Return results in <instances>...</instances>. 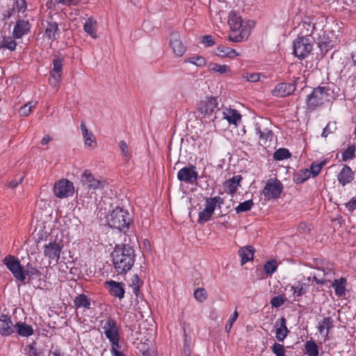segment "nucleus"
<instances>
[{
    "label": "nucleus",
    "instance_id": "obj_1",
    "mask_svg": "<svg viewBox=\"0 0 356 356\" xmlns=\"http://www.w3.org/2000/svg\"><path fill=\"white\" fill-rule=\"evenodd\" d=\"M133 246L128 244L116 245L111 253L113 264L118 274H125L133 267L136 260Z\"/></svg>",
    "mask_w": 356,
    "mask_h": 356
},
{
    "label": "nucleus",
    "instance_id": "obj_2",
    "mask_svg": "<svg viewBox=\"0 0 356 356\" xmlns=\"http://www.w3.org/2000/svg\"><path fill=\"white\" fill-rule=\"evenodd\" d=\"M98 318L99 326L111 346L119 347L121 337L120 324L108 314H101Z\"/></svg>",
    "mask_w": 356,
    "mask_h": 356
},
{
    "label": "nucleus",
    "instance_id": "obj_3",
    "mask_svg": "<svg viewBox=\"0 0 356 356\" xmlns=\"http://www.w3.org/2000/svg\"><path fill=\"white\" fill-rule=\"evenodd\" d=\"M80 184L82 189L86 191L90 198L104 191L107 184L105 180L95 177L88 170H84L81 174Z\"/></svg>",
    "mask_w": 356,
    "mask_h": 356
},
{
    "label": "nucleus",
    "instance_id": "obj_4",
    "mask_svg": "<svg viewBox=\"0 0 356 356\" xmlns=\"http://www.w3.org/2000/svg\"><path fill=\"white\" fill-rule=\"evenodd\" d=\"M330 88L328 86H318L312 92L307 96L306 104L309 110H314L325 102H330L332 97Z\"/></svg>",
    "mask_w": 356,
    "mask_h": 356
},
{
    "label": "nucleus",
    "instance_id": "obj_5",
    "mask_svg": "<svg viewBox=\"0 0 356 356\" xmlns=\"http://www.w3.org/2000/svg\"><path fill=\"white\" fill-rule=\"evenodd\" d=\"M241 17L235 11H231L228 15V24L232 33L229 34V40L232 42H241L247 36V31L243 28Z\"/></svg>",
    "mask_w": 356,
    "mask_h": 356
},
{
    "label": "nucleus",
    "instance_id": "obj_6",
    "mask_svg": "<svg viewBox=\"0 0 356 356\" xmlns=\"http://www.w3.org/2000/svg\"><path fill=\"white\" fill-rule=\"evenodd\" d=\"M107 221L110 227L122 231L129 227L131 218L127 211L118 207L108 214Z\"/></svg>",
    "mask_w": 356,
    "mask_h": 356
},
{
    "label": "nucleus",
    "instance_id": "obj_7",
    "mask_svg": "<svg viewBox=\"0 0 356 356\" xmlns=\"http://www.w3.org/2000/svg\"><path fill=\"white\" fill-rule=\"evenodd\" d=\"M313 49V38L298 36L293 43V54L300 60L305 59Z\"/></svg>",
    "mask_w": 356,
    "mask_h": 356
},
{
    "label": "nucleus",
    "instance_id": "obj_8",
    "mask_svg": "<svg viewBox=\"0 0 356 356\" xmlns=\"http://www.w3.org/2000/svg\"><path fill=\"white\" fill-rule=\"evenodd\" d=\"M3 264L6 266L13 277L20 282L25 281V269L16 257L8 254L3 259Z\"/></svg>",
    "mask_w": 356,
    "mask_h": 356
},
{
    "label": "nucleus",
    "instance_id": "obj_9",
    "mask_svg": "<svg viewBox=\"0 0 356 356\" xmlns=\"http://www.w3.org/2000/svg\"><path fill=\"white\" fill-rule=\"evenodd\" d=\"M284 189L282 183L277 178H270L266 181L262 194L267 200L280 197Z\"/></svg>",
    "mask_w": 356,
    "mask_h": 356
},
{
    "label": "nucleus",
    "instance_id": "obj_10",
    "mask_svg": "<svg viewBox=\"0 0 356 356\" xmlns=\"http://www.w3.org/2000/svg\"><path fill=\"white\" fill-rule=\"evenodd\" d=\"M74 193V184L67 179H61L55 182L54 193L56 197L63 199L72 196Z\"/></svg>",
    "mask_w": 356,
    "mask_h": 356
},
{
    "label": "nucleus",
    "instance_id": "obj_11",
    "mask_svg": "<svg viewBox=\"0 0 356 356\" xmlns=\"http://www.w3.org/2000/svg\"><path fill=\"white\" fill-rule=\"evenodd\" d=\"M198 178V173L196 171V167L193 165H189L181 168L177 172V179L185 183L193 184Z\"/></svg>",
    "mask_w": 356,
    "mask_h": 356
},
{
    "label": "nucleus",
    "instance_id": "obj_12",
    "mask_svg": "<svg viewBox=\"0 0 356 356\" xmlns=\"http://www.w3.org/2000/svg\"><path fill=\"white\" fill-rule=\"evenodd\" d=\"M218 101L216 97H207L202 100L197 106V109L204 115H211L218 109Z\"/></svg>",
    "mask_w": 356,
    "mask_h": 356
},
{
    "label": "nucleus",
    "instance_id": "obj_13",
    "mask_svg": "<svg viewBox=\"0 0 356 356\" xmlns=\"http://www.w3.org/2000/svg\"><path fill=\"white\" fill-rule=\"evenodd\" d=\"M62 246L56 241L49 242L44 247V255L49 260L55 261L56 263L58 261Z\"/></svg>",
    "mask_w": 356,
    "mask_h": 356
},
{
    "label": "nucleus",
    "instance_id": "obj_14",
    "mask_svg": "<svg viewBox=\"0 0 356 356\" xmlns=\"http://www.w3.org/2000/svg\"><path fill=\"white\" fill-rule=\"evenodd\" d=\"M63 58L59 56L55 58L53 60V69L50 72L49 83L54 85V87L57 86L60 80L63 72Z\"/></svg>",
    "mask_w": 356,
    "mask_h": 356
},
{
    "label": "nucleus",
    "instance_id": "obj_15",
    "mask_svg": "<svg viewBox=\"0 0 356 356\" xmlns=\"http://www.w3.org/2000/svg\"><path fill=\"white\" fill-rule=\"evenodd\" d=\"M243 177L240 175H234L232 178L225 180L222 183L223 191L225 193L233 196L241 186Z\"/></svg>",
    "mask_w": 356,
    "mask_h": 356
},
{
    "label": "nucleus",
    "instance_id": "obj_16",
    "mask_svg": "<svg viewBox=\"0 0 356 356\" xmlns=\"http://www.w3.org/2000/svg\"><path fill=\"white\" fill-rule=\"evenodd\" d=\"M105 286L110 295L122 300L124 297V284L114 280L106 281Z\"/></svg>",
    "mask_w": 356,
    "mask_h": 356
},
{
    "label": "nucleus",
    "instance_id": "obj_17",
    "mask_svg": "<svg viewBox=\"0 0 356 356\" xmlns=\"http://www.w3.org/2000/svg\"><path fill=\"white\" fill-rule=\"evenodd\" d=\"M296 90V83H280L272 91V95L277 97H284L290 95Z\"/></svg>",
    "mask_w": 356,
    "mask_h": 356
},
{
    "label": "nucleus",
    "instance_id": "obj_18",
    "mask_svg": "<svg viewBox=\"0 0 356 356\" xmlns=\"http://www.w3.org/2000/svg\"><path fill=\"white\" fill-rule=\"evenodd\" d=\"M290 287L291 291L293 292V300L297 301L307 292L309 284L305 282V280H298L291 284Z\"/></svg>",
    "mask_w": 356,
    "mask_h": 356
},
{
    "label": "nucleus",
    "instance_id": "obj_19",
    "mask_svg": "<svg viewBox=\"0 0 356 356\" xmlns=\"http://www.w3.org/2000/svg\"><path fill=\"white\" fill-rule=\"evenodd\" d=\"M354 179L355 173L348 165H344L337 175V181L342 186L350 184Z\"/></svg>",
    "mask_w": 356,
    "mask_h": 356
},
{
    "label": "nucleus",
    "instance_id": "obj_20",
    "mask_svg": "<svg viewBox=\"0 0 356 356\" xmlns=\"http://www.w3.org/2000/svg\"><path fill=\"white\" fill-rule=\"evenodd\" d=\"M31 24L29 21L19 19L14 26L13 35L15 39H20L30 32Z\"/></svg>",
    "mask_w": 356,
    "mask_h": 356
},
{
    "label": "nucleus",
    "instance_id": "obj_21",
    "mask_svg": "<svg viewBox=\"0 0 356 356\" xmlns=\"http://www.w3.org/2000/svg\"><path fill=\"white\" fill-rule=\"evenodd\" d=\"M170 45L173 53L179 57H181L186 51V48L177 33H172L170 35Z\"/></svg>",
    "mask_w": 356,
    "mask_h": 356
},
{
    "label": "nucleus",
    "instance_id": "obj_22",
    "mask_svg": "<svg viewBox=\"0 0 356 356\" xmlns=\"http://www.w3.org/2000/svg\"><path fill=\"white\" fill-rule=\"evenodd\" d=\"M15 332V325H13L10 318L2 314L0 316V334L2 336H10Z\"/></svg>",
    "mask_w": 356,
    "mask_h": 356
},
{
    "label": "nucleus",
    "instance_id": "obj_23",
    "mask_svg": "<svg viewBox=\"0 0 356 356\" xmlns=\"http://www.w3.org/2000/svg\"><path fill=\"white\" fill-rule=\"evenodd\" d=\"M74 305L76 309H83V310H89L92 309V304L95 305V302L86 295L81 293L79 294L74 299Z\"/></svg>",
    "mask_w": 356,
    "mask_h": 356
},
{
    "label": "nucleus",
    "instance_id": "obj_24",
    "mask_svg": "<svg viewBox=\"0 0 356 356\" xmlns=\"http://www.w3.org/2000/svg\"><path fill=\"white\" fill-rule=\"evenodd\" d=\"M256 134L259 135V144L263 147H266L270 145V143L273 140V138L274 136V134L271 130L268 129H264L261 130L259 127H257L255 129Z\"/></svg>",
    "mask_w": 356,
    "mask_h": 356
},
{
    "label": "nucleus",
    "instance_id": "obj_25",
    "mask_svg": "<svg viewBox=\"0 0 356 356\" xmlns=\"http://www.w3.org/2000/svg\"><path fill=\"white\" fill-rule=\"evenodd\" d=\"M276 339L278 341H283L287 337L289 330L286 327V320L284 317H282L276 322Z\"/></svg>",
    "mask_w": 356,
    "mask_h": 356
},
{
    "label": "nucleus",
    "instance_id": "obj_26",
    "mask_svg": "<svg viewBox=\"0 0 356 356\" xmlns=\"http://www.w3.org/2000/svg\"><path fill=\"white\" fill-rule=\"evenodd\" d=\"M334 321L332 317H324L321 321L318 322V330L320 334H323L325 339L327 337L330 331L334 327Z\"/></svg>",
    "mask_w": 356,
    "mask_h": 356
},
{
    "label": "nucleus",
    "instance_id": "obj_27",
    "mask_svg": "<svg viewBox=\"0 0 356 356\" xmlns=\"http://www.w3.org/2000/svg\"><path fill=\"white\" fill-rule=\"evenodd\" d=\"M205 208L214 213L216 208L220 209L224 204V199L220 196L205 197Z\"/></svg>",
    "mask_w": 356,
    "mask_h": 356
},
{
    "label": "nucleus",
    "instance_id": "obj_28",
    "mask_svg": "<svg viewBox=\"0 0 356 356\" xmlns=\"http://www.w3.org/2000/svg\"><path fill=\"white\" fill-rule=\"evenodd\" d=\"M224 118L226 119L229 124H233L236 126L241 120V115L239 112L233 108H225L223 111Z\"/></svg>",
    "mask_w": 356,
    "mask_h": 356
},
{
    "label": "nucleus",
    "instance_id": "obj_29",
    "mask_svg": "<svg viewBox=\"0 0 356 356\" xmlns=\"http://www.w3.org/2000/svg\"><path fill=\"white\" fill-rule=\"evenodd\" d=\"M80 127L84 138L85 145L92 149H94L97 146V142L93 134L88 130L84 122H81Z\"/></svg>",
    "mask_w": 356,
    "mask_h": 356
},
{
    "label": "nucleus",
    "instance_id": "obj_30",
    "mask_svg": "<svg viewBox=\"0 0 356 356\" xmlns=\"http://www.w3.org/2000/svg\"><path fill=\"white\" fill-rule=\"evenodd\" d=\"M15 332L21 337H28L33 334V329L31 325L19 321L15 325Z\"/></svg>",
    "mask_w": 356,
    "mask_h": 356
},
{
    "label": "nucleus",
    "instance_id": "obj_31",
    "mask_svg": "<svg viewBox=\"0 0 356 356\" xmlns=\"http://www.w3.org/2000/svg\"><path fill=\"white\" fill-rule=\"evenodd\" d=\"M254 249L252 246L249 245L241 248L238 250V255L241 257V265L245 264L248 261L253 259Z\"/></svg>",
    "mask_w": 356,
    "mask_h": 356
},
{
    "label": "nucleus",
    "instance_id": "obj_32",
    "mask_svg": "<svg viewBox=\"0 0 356 356\" xmlns=\"http://www.w3.org/2000/svg\"><path fill=\"white\" fill-rule=\"evenodd\" d=\"M44 35L51 41L55 40L59 35L58 24L55 22H49L45 29Z\"/></svg>",
    "mask_w": 356,
    "mask_h": 356
},
{
    "label": "nucleus",
    "instance_id": "obj_33",
    "mask_svg": "<svg viewBox=\"0 0 356 356\" xmlns=\"http://www.w3.org/2000/svg\"><path fill=\"white\" fill-rule=\"evenodd\" d=\"M346 284V279L343 277H341L340 279H335L333 281L332 286L334 289V292L337 296L343 297L345 296Z\"/></svg>",
    "mask_w": 356,
    "mask_h": 356
},
{
    "label": "nucleus",
    "instance_id": "obj_34",
    "mask_svg": "<svg viewBox=\"0 0 356 356\" xmlns=\"http://www.w3.org/2000/svg\"><path fill=\"white\" fill-rule=\"evenodd\" d=\"M216 55L218 56V57H227L229 58H233L234 57L239 56V54L236 51L235 49L225 46L218 47L216 49Z\"/></svg>",
    "mask_w": 356,
    "mask_h": 356
},
{
    "label": "nucleus",
    "instance_id": "obj_35",
    "mask_svg": "<svg viewBox=\"0 0 356 356\" xmlns=\"http://www.w3.org/2000/svg\"><path fill=\"white\" fill-rule=\"evenodd\" d=\"M97 26V22L92 17L87 19L83 25L84 31L88 33L92 38L96 39L97 35L95 31Z\"/></svg>",
    "mask_w": 356,
    "mask_h": 356
},
{
    "label": "nucleus",
    "instance_id": "obj_36",
    "mask_svg": "<svg viewBox=\"0 0 356 356\" xmlns=\"http://www.w3.org/2000/svg\"><path fill=\"white\" fill-rule=\"evenodd\" d=\"M184 63H191L198 67H204L207 65V60L202 56L194 55L193 56L186 58L184 60Z\"/></svg>",
    "mask_w": 356,
    "mask_h": 356
},
{
    "label": "nucleus",
    "instance_id": "obj_37",
    "mask_svg": "<svg viewBox=\"0 0 356 356\" xmlns=\"http://www.w3.org/2000/svg\"><path fill=\"white\" fill-rule=\"evenodd\" d=\"M209 72H218L221 74L231 72V68L227 65H220L216 63H210L208 65Z\"/></svg>",
    "mask_w": 356,
    "mask_h": 356
},
{
    "label": "nucleus",
    "instance_id": "obj_38",
    "mask_svg": "<svg viewBox=\"0 0 356 356\" xmlns=\"http://www.w3.org/2000/svg\"><path fill=\"white\" fill-rule=\"evenodd\" d=\"M305 350L307 356H318L319 355L318 346L312 339L306 341Z\"/></svg>",
    "mask_w": 356,
    "mask_h": 356
},
{
    "label": "nucleus",
    "instance_id": "obj_39",
    "mask_svg": "<svg viewBox=\"0 0 356 356\" xmlns=\"http://www.w3.org/2000/svg\"><path fill=\"white\" fill-rule=\"evenodd\" d=\"M17 42L11 37H3L0 40V49H8L14 51L16 48Z\"/></svg>",
    "mask_w": 356,
    "mask_h": 356
},
{
    "label": "nucleus",
    "instance_id": "obj_40",
    "mask_svg": "<svg viewBox=\"0 0 356 356\" xmlns=\"http://www.w3.org/2000/svg\"><path fill=\"white\" fill-rule=\"evenodd\" d=\"M254 205V203L252 199L241 202L235 208L236 213L238 214L241 213L249 211L252 209Z\"/></svg>",
    "mask_w": 356,
    "mask_h": 356
},
{
    "label": "nucleus",
    "instance_id": "obj_41",
    "mask_svg": "<svg viewBox=\"0 0 356 356\" xmlns=\"http://www.w3.org/2000/svg\"><path fill=\"white\" fill-rule=\"evenodd\" d=\"M301 26L303 29V30L301 31V33L303 35L302 37L312 38L311 36L313 34L314 30L315 29L314 24L310 22H303Z\"/></svg>",
    "mask_w": 356,
    "mask_h": 356
},
{
    "label": "nucleus",
    "instance_id": "obj_42",
    "mask_svg": "<svg viewBox=\"0 0 356 356\" xmlns=\"http://www.w3.org/2000/svg\"><path fill=\"white\" fill-rule=\"evenodd\" d=\"M213 214V213L204 208L198 214L197 222L200 225L204 224L211 219Z\"/></svg>",
    "mask_w": 356,
    "mask_h": 356
},
{
    "label": "nucleus",
    "instance_id": "obj_43",
    "mask_svg": "<svg viewBox=\"0 0 356 356\" xmlns=\"http://www.w3.org/2000/svg\"><path fill=\"white\" fill-rule=\"evenodd\" d=\"M310 177V172L308 169L301 170L300 173H297L293 178L296 184H302L307 181Z\"/></svg>",
    "mask_w": 356,
    "mask_h": 356
},
{
    "label": "nucleus",
    "instance_id": "obj_44",
    "mask_svg": "<svg viewBox=\"0 0 356 356\" xmlns=\"http://www.w3.org/2000/svg\"><path fill=\"white\" fill-rule=\"evenodd\" d=\"M25 270V277L28 276L29 280H33L35 276H40L41 273L32 264L28 263Z\"/></svg>",
    "mask_w": 356,
    "mask_h": 356
},
{
    "label": "nucleus",
    "instance_id": "obj_45",
    "mask_svg": "<svg viewBox=\"0 0 356 356\" xmlns=\"http://www.w3.org/2000/svg\"><path fill=\"white\" fill-rule=\"evenodd\" d=\"M143 282L139 278L138 275H134L131 278V286L133 290V293L138 296L140 292V288L143 284Z\"/></svg>",
    "mask_w": 356,
    "mask_h": 356
},
{
    "label": "nucleus",
    "instance_id": "obj_46",
    "mask_svg": "<svg viewBox=\"0 0 356 356\" xmlns=\"http://www.w3.org/2000/svg\"><path fill=\"white\" fill-rule=\"evenodd\" d=\"M291 156V153L286 148H280L274 153L273 158L276 161L286 159Z\"/></svg>",
    "mask_w": 356,
    "mask_h": 356
},
{
    "label": "nucleus",
    "instance_id": "obj_47",
    "mask_svg": "<svg viewBox=\"0 0 356 356\" xmlns=\"http://www.w3.org/2000/svg\"><path fill=\"white\" fill-rule=\"evenodd\" d=\"M277 268V261L274 259L268 261L264 266V270L266 274L271 275Z\"/></svg>",
    "mask_w": 356,
    "mask_h": 356
},
{
    "label": "nucleus",
    "instance_id": "obj_48",
    "mask_svg": "<svg viewBox=\"0 0 356 356\" xmlns=\"http://www.w3.org/2000/svg\"><path fill=\"white\" fill-rule=\"evenodd\" d=\"M355 147L354 145L349 146L342 152V160L347 161L355 157Z\"/></svg>",
    "mask_w": 356,
    "mask_h": 356
},
{
    "label": "nucleus",
    "instance_id": "obj_49",
    "mask_svg": "<svg viewBox=\"0 0 356 356\" xmlns=\"http://www.w3.org/2000/svg\"><path fill=\"white\" fill-rule=\"evenodd\" d=\"M25 350L29 356H44L43 351L37 349L34 343L27 345Z\"/></svg>",
    "mask_w": 356,
    "mask_h": 356
},
{
    "label": "nucleus",
    "instance_id": "obj_50",
    "mask_svg": "<svg viewBox=\"0 0 356 356\" xmlns=\"http://www.w3.org/2000/svg\"><path fill=\"white\" fill-rule=\"evenodd\" d=\"M337 130L336 122H328L322 132V137L327 138L330 134L334 133Z\"/></svg>",
    "mask_w": 356,
    "mask_h": 356
},
{
    "label": "nucleus",
    "instance_id": "obj_51",
    "mask_svg": "<svg viewBox=\"0 0 356 356\" xmlns=\"http://www.w3.org/2000/svg\"><path fill=\"white\" fill-rule=\"evenodd\" d=\"M193 295L195 298L200 302L204 301L207 298V291L204 288L197 289L195 290Z\"/></svg>",
    "mask_w": 356,
    "mask_h": 356
},
{
    "label": "nucleus",
    "instance_id": "obj_52",
    "mask_svg": "<svg viewBox=\"0 0 356 356\" xmlns=\"http://www.w3.org/2000/svg\"><path fill=\"white\" fill-rule=\"evenodd\" d=\"M35 104H32V102H29L23 106H21L19 109V113L21 116H28L32 111V109L35 107Z\"/></svg>",
    "mask_w": 356,
    "mask_h": 356
},
{
    "label": "nucleus",
    "instance_id": "obj_53",
    "mask_svg": "<svg viewBox=\"0 0 356 356\" xmlns=\"http://www.w3.org/2000/svg\"><path fill=\"white\" fill-rule=\"evenodd\" d=\"M261 73H245L242 75V79L249 82H257L259 81Z\"/></svg>",
    "mask_w": 356,
    "mask_h": 356
},
{
    "label": "nucleus",
    "instance_id": "obj_54",
    "mask_svg": "<svg viewBox=\"0 0 356 356\" xmlns=\"http://www.w3.org/2000/svg\"><path fill=\"white\" fill-rule=\"evenodd\" d=\"M238 316V313L237 310L236 309L234 311V312L233 313V314L231 315V316L229 317V318L227 321V324L225 325V330L227 333H229L230 332L234 323L237 320Z\"/></svg>",
    "mask_w": 356,
    "mask_h": 356
},
{
    "label": "nucleus",
    "instance_id": "obj_55",
    "mask_svg": "<svg viewBox=\"0 0 356 356\" xmlns=\"http://www.w3.org/2000/svg\"><path fill=\"white\" fill-rule=\"evenodd\" d=\"M271 350L276 356H284L285 355L284 346L281 343L277 342L274 343L271 347Z\"/></svg>",
    "mask_w": 356,
    "mask_h": 356
},
{
    "label": "nucleus",
    "instance_id": "obj_56",
    "mask_svg": "<svg viewBox=\"0 0 356 356\" xmlns=\"http://www.w3.org/2000/svg\"><path fill=\"white\" fill-rule=\"evenodd\" d=\"M324 164L325 163L323 162H321L317 164L312 163L310 167V170H309L310 172V175H312V176L314 177L318 175V174L321 172V169L323 167Z\"/></svg>",
    "mask_w": 356,
    "mask_h": 356
},
{
    "label": "nucleus",
    "instance_id": "obj_57",
    "mask_svg": "<svg viewBox=\"0 0 356 356\" xmlns=\"http://www.w3.org/2000/svg\"><path fill=\"white\" fill-rule=\"evenodd\" d=\"M285 302V298L282 296H277L273 297L270 300V304L273 307H281Z\"/></svg>",
    "mask_w": 356,
    "mask_h": 356
},
{
    "label": "nucleus",
    "instance_id": "obj_58",
    "mask_svg": "<svg viewBox=\"0 0 356 356\" xmlns=\"http://www.w3.org/2000/svg\"><path fill=\"white\" fill-rule=\"evenodd\" d=\"M119 147L121 153L124 157L128 158L130 156L128 145L124 140H120L119 142Z\"/></svg>",
    "mask_w": 356,
    "mask_h": 356
},
{
    "label": "nucleus",
    "instance_id": "obj_59",
    "mask_svg": "<svg viewBox=\"0 0 356 356\" xmlns=\"http://www.w3.org/2000/svg\"><path fill=\"white\" fill-rule=\"evenodd\" d=\"M202 42L206 47H212L215 44L214 38L212 35H207L202 37Z\"/></svg>",
    "mask_w": 356,
    "mask_h": 356
},
{
    "label": "nucleus",
    "instance_id": "obj_60",
    "mask_svg": "<svg viewBox=\"0 0 356 356\" xmlns=\"http://www.w3.org/2000/svg\"><path fill=\"white\" fill-rule=\"evenodd\" d=\"M15 4V7L14 8L17 9L19 13L24 12L26 9V2L25 0H16Z\"/></svg>",
    "mask_w": 356,
    "mask_h": 356
},
{
    "label": "nucleus",
    "instance_id": "obj_61",
    "mask_svg": "<svg viewBox=\"0 0 356 356\" xmlns=\"http://www.w3.org/2000/svg\"><path fill=\"white\" fill-rule=\"evenodd\" d=\"M350 212H353L356 209V195L352 197L349 202L345 204Z\"/></svg>",
    "mask_w": 356,
    "mask_h": 356
},
{
    "label": "nucleus",
    "instance_id": "obj_62",
    "mask_svg": "<svg viewBox=\"0 0 356 356\" xmlns=\"http://www.w3.org/2000/svg\"><path fill=\"white\" fill-rule=\"evenodd\" d=\"M81 0H57L59 3L67 6H76Z\"/></svg>",
    "mask_w": 356,
    "mask_h": 356
},
{
    "label": "nucleus",
    "instance_id": "obj_63",
    "mask_svg": "<svg viewBox=\"0 0 356 356\" xmlns=\"http://www.w3.org/2000/svg\"><path fill=\"white\" fill-rule=\"evenodd\" d=\"M119 348H120V346L119 347L111 346V353L112 356H126Z\"/></svg>",
    "mask_w": 356,
    "mask_h": 356
},
{
    "label": "nucleus",
    "instance_id": "obj_64",
    "mask_svg": "<svg viewBox=\"0 0 356 356\" xmlns=\"http://www.w3.org/2000/svg\"><path fill=\"white\" fill-rule=\"evenodd\" d=\"M23 181V177H19L17 180V179H15V180H13V181H10L8 183L7 186L9 187V188H16L19 184H22Z\"/></svg>",
    "mask_w": 356,
    "mask_h": 356
}]
</instances>
